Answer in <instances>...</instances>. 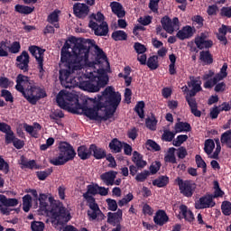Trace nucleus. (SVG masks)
Returning a JSON list of instances; mask_svg holds the SVG:
<instances>
[{"label": "nucleus", "instance_id": "nucleus-1", "mask_svg": "<svg viewBox=\"0 0 231 231\" xmlns=\"http://www.w3.org/2000/svg\"><path fill=\"white\" fill-rule=\"evenodd\" d=\"M74 46L72 51H62L60 61L65 69L59 70V79L61 83L73 84L74 73L86 65L93 68L107 61V56L94 40H76L72 38Z\"/></svg>", "mask_w": 231, "mask_h": 231}, {"label": "nucleus", "instance_id": "nucleus-2", "mask_svg": "<svg viewBox=\"0 0 231 231\" xmlns=\"http://www.w3.org/2000/svg\"><path fill=\"white\" fill-rule=\"evenodd\" d=\"M91 106L88 110V116L90 120H97V112L106 108H118L121 103L120 92H116L112 86L104 89L102 95L88 99Z\"/></svg>", "mask_w": 231, "mask_h": 231}, {"label": "nucleus", "instance_id": "nucleus-3", "mask_svg": "<svg viewBox=\"0 0 231 231\" xmlns=\"http://www.w3.org/2000/svg\"><path fill=\"white\" fill-rule=\"evenodd\" d=\"M15 89L22 93L23 98L32 106H36L41 98L47 97V92L30 79L29 77L19 74L16 76Z\"/></svg>", "mask_w": 231, "mask_h": 231}, {"label": "nucleus", "instance_id": "nucleus-4", "mask_svg": "<svg viewBox=\"0 0 231 231\" xmlns=\"http://www.w3.org/2000/svg\"><path fill=\"white\" fill-rule=\"evenodd\" d=\"M89 99H92V97H83L79 98V96L77 94L61 90L58 93L56 101L59 107L61 109H66L68 107V103L65 100L74 103L75 107L73 112L75 114H79L77 110L81 109V111H83V115L88 118V110L91 108Z\"/></svg>", "mask_w": 231, "mask_h": 231}, {"label": "nucleus", "instance_id": "nucleus-5", "mask_svg": "<svg viewBox=\"0 0 231 231\" xmlns=\"http://www.w3.org/2000/svg\"><path fill=\"white\" fill-rule=\"evenodd\" d=\"M77 153L69 143H60L59 154L57 157L52 158L50 162L54 166H63L69 161H73Z\"/></svg>", "mask_w": 231, "mask_h": 231}, {"label": "nucleus", "instance_id": "nucleus-6", "mask_svg": "<svg viewBox=\"0 0 231 231\" xmlns=\"http://www.w3.org/2000/svg\"><path fill=\"white\" fill-rule=\"evenodd\" d=\"M209 33L208 31H205L204 32H200L199 35L196 36L195 38V44L191 42L188 44V47L189 48V51L192 52H198L199 50H208L209 48H213L214 42L212 40H208Z\"/></svg>", "mask_w": 231, "mask_h": 231}, {"label": "nucleus", "instance_id": "nucleus-7", "mask_svg": "<svg viewBox=\"0 0 231 231\" xmlns=\"http://www.w3.org/2000/svg\"><path fill=\"white\" fill-rule=\"evenodd\" d=\"M51 214V218L56 220L57 225H63L71 219L70 214H69L62 204H52Z\"/></svg>", "mask_w": 231, "mask_h": 231}, {"label": "nucleus", "instance_id": "nucleus-8", "mask_svg": "<svg viewBox=\"0 0 231 231\" xmlns=\"http://www.w3.org/2000/svg\"><path fill=\"white\" fill-rule=\"evenodd\" d=\"M29 51L32 57L35 58L37 69L40 71V79H42L44 73L46 72L43 69L44 52H46V50H43L36 45H32L29 47Z\"/></svg>", "mask_w": 231, "mask_h": 231}, {"label": "nucleus", "instance_id": "nucleus-9", "mask_svg": "<svg viewBox=\"0 0 231 231\" xmlns=\"http://www.w3.org/2000/svg\"><path fill=\"white\" fill-rule=\"evenodd\" d=\"M175 181L178 184L179 190L182 196L186 198H192L196 190L197 184L192 180H183L180 177H178Z\"/></svg>", "mask_w": 231, "mask_h": 231}, {"label": "nucleus", "instance_id": "nucleus-10", "mask_svg": "<svg viewBox=\"0 0 231 231\" xmlns=\"http://www.w3.org/2000/svg\"><path fill=\"white\" fill-rule=\"evenodd\" d=\"M199 92V91L191 88L185 96L186 102L188 103L189 107L190 109V113L196 117H201L202 116V112L198 110V103L195 98L197 93Z\"/></svg>", "mask_w": 231, "mask_h": 231}, {"label": "nucleus", "instance_id": "nucleus-11", "mask_svg": "<svg viewBox=\"0 0 231 231\" xmlns=\"http://www.w3.org/2000/svg\"><path fill=\"white\" fill-rule=\"evenodd\" d=\"M216 207V201L213 199V194H206L201 196L196 202H195V208L196 210H204L208 208H213Z\"/></svg>", "mask_w": 231, "mask_h": 231}, {"label": "nucleus", "instance_id": "nucleus-12", "mask_svg": "<svg viewBox=\"0 0 231 231\" xmlns=\"http://www.w3.org/2000/svg\"><path fill=\"white\" fill-rule=\"evenodd\" d=\"M88 28H90L94 32V35L97 37H106L109 32L107 22H102L100 24H97V22L89 21Z\"/></svg>", "mask_w": 231, "mask_h": 231}, {"label": "nucleus", "instance_id": "nucleus-13", "mask_svg": "<svg viewBox=\"0 0 231 231\" xmlns=\"http://www.w3.org/2000/svg\"><path fill=\"white\" fill-rule=\"evenodd\" d=\"M15 67L23 70V73L29 71L30 55L27 51H23L21 55L16 57Z\"/></svg>", "mask_w": 231, "mask_h": 231}, {"label": "nucleus", "instance_id": "nucleus-14", "mask_svg": "<svg viewBox=\"0 0 231 231\" xmlns=\"http://www.w3.org/2000/svg\"><path fill=\"white\" fill-rule=\"evenodd\" d=\"M161 23L165 32L169 34H172L174 32V26L180 25V20L178 17H174L171 20L168 15H165L162 18Z\"/></svg>", "mask_w": 231, "mask_h": 231}, {"label": "nucleus", "instance_id": "nucleus-15", "mask_svg": "<svg viewBox=\"0 0 231 231\" xmlns=\"http://www.w3.org/2000/svg\"><path fill=\"white\" fill-rule=\"evenodd\" d=\"M88 207L90 210H88L87 214L88 217L89 221L93 220H103L105 219V215L103 214L102 210L99 209L98 205L96 204H88Z\"/></svg>", "mask_w": 231, "mask_h": 231}, {"label": "nucleus", "instance_id": "nucleus-16", "mask_svg": "<svg viewBox=\"0 0 231 231\" xmlns=\"http://www.w3.org/2000/svg\"><path fill=\"white\" fill-rule=\"evenodd\" d=\"M97 184H88L87 186V192L83 193V199L87 200L88 205L97 204L96 199L93 196H96L97 194Z\"/></svg>", "mask_w": 231, "mask_h": 231}, {"label": "nucleus", "instance_id": "nucleus-17", "mask_svg": "<svg viewBox=\"0 0 231 231\" xmlns=\"http://www.w3.org/2000/svg\"><path fill=\"white\" fill-rule=\"evenodd\" d=\"M74 14L79 19H84L89 13L88 6L84 3H76L73 5Z\"/></svg>", "mask_w": 231, "mask_h": 231}, {"label": "nucleus", "instance_id": "nucleus-18", "mask_svg": "<svg viewBox=\"0 0 231 231\" xmlns=\"http://www.w3.org/2000/svg\"><path fill=\"white\" fill-rule=\"evenodd\" d=\"M116 109L117 108L116 107L102 108V110H99L97 112V116L96 120L100 119V120L107 121L109 118H113V116L116 112Z\"/></svg>", "mask_w": 231, "mask_h": 231}, {"label": "nucleus", "instance_id": "nucleus-19", "mask_svg": "<svg viewBox=\"0 0 231 231\" xmlns=\"http://www.w3.org/2000/svg\"><path fill=\"white\" fill-rule=\"evenodd\" d=\"M169 219V216L162 209L157 210L155 216L153 217V222L159 226H162L164 224L168 223Z\"/></svg>", "mask_w": 231, "mask_h": 231}, {"label": "nucleus", "instance_id": "nucleus-20", "mask_svg": "<svg viewBox=\"0 0 231 231\" xmlns=\"http://www.w3.org/2000/svg\"><path fill=\"white\" fill-rule=\"evenodd\" d=\"M117 174V171H109L107 172L102 173L100 175V179L106 186H114Z\"/></svg>", "mask_w": 231, "mask_h": 231}, {"label": "nucleus", "instance_id": "nucleus-21", "mask_svg": "<svg viewBox=\"0 0 231 231\" xmlns=\"http://www.w3.org/2000/svg\"><path fill=\"white\" fill-rule=\"evenodd\" d=\"M79 88L90 93H96L100 90L96 81H80Z\"/></svg>", "mask_w": 231, "mask_h": 231}, {"label": "nucleus", "instance_id": "nucleus-22", "mask_svg": "<svg viewBox=\"0 0 231 231\" xmlns=\"http://www.w3.org/2000/svg\"><path fill=\"white\" fill-rule=\"evenodd\" d=\"M195 30L190 25L182 27V30L178 31L176 37L180 41L193 37Z\"/></svg>", "mask_w": 231, "mask_h": 231}, {"label": "nucleus", "instance_id": "nucleus-23", "mask_svg": "<svg viewBox=\"0 0 231 231\" xmlns=\"http://www.w3.org/2000/svg\"><path fill=\"white\" fill-rule=\"evenodd\" d=\"M91 154L96 160H104L106 157V151L103 148L97 147V144H90Z\"/></svg>", "mask_w": 231, "mask_h": 231}, {"label": "nucleus", "instance_id": "nucleus-24", "mask_svg": "<svg viewBox=\"0 0 231 231\" xmlns=\"http://www.w3.org/2000/svg\"><path fill=\"white\" fill-rule=\"evenodd\" d=\"M60 11L55 10V11L51 12V14H49L47 16V23L53 25V27L56 29L60 28V25L59 23L60 22Z\"/></svg>", "mask_w": 231, "mask_h": 231}, {"label": "nucleus", "instance_id": "nucleus-25", "mask_svg": "<svg viewBox=\"0 0 231 231\" xmlns=\"http://www.w3.org/2000/svg\"><path fill=\"white\" fill-rule=\"evenodd\" d=\"M78 156L83 161L89 160L92 156L91 145H89V148H88L86 145L79 146Z\"/></svg>", "mask_w": 231, "mask_h": 231}, {"label": "nucleus", "instance_id": "nucleus-26", "mask_svg": "<svg viewBox=\"0 0 231 231\" xmlns=\"http://www.w3.org/2000/svg\"><path fill=\"white\" fill-rule=\"evenodd\" d=\"M226 79L224 75L220 73L215 74L213 79H208V81L203 83V88H214L219 81Z\"/></svg>", "mask_w": 231, "mask_h": 231}, {"label": "nucleus", "instance_id": "nucleus-27", "mask_svg": "<svg viewBox=\"0 0 231 231\" xmlns=\"http://www.w3.org/2000/svg\"><path fill=\"white\" fill-rule=\"evenodd\" d=\"M97 73L98 77L97 80L96 81V84L100 89L101 88H105L107 85L109 79L105 69H99Z\"/></svg>", "mask_w": 231, "mask_h": 231}, {"label": "nucleus", "instance_id": "nucleus-28", "mask_svg": "<svg viewBox=\"0 0 231 231\" xmlns=\"http://www.w3.org/2000/svg\"><path fill=\"white\" fill-rule=\"evenodd\" d=\"M132 161L135 164L137 169H143L147 166V162L143 160V155L134 151L133 153Z\"/></svg>", "mask_w": 231, "mask_h": 231}, {"label": "nucleus", "instance_id": "nucleus-29", "mask_svg": "<svg viewBox=\"0 0 231 231\" xmlns=\"http://www.w3.org/2000/svg\"><path fill=\"white\" fill-rule=\"evenodd\" d=\"M111 9L113 14L118 18H122L125 16V11L124 9V6H122V5L119 2H112Z\"/></svg>", "mask_w": 231, "mask_h": 231}, {"label": "nucleus", "instance_id": "nucleus-30", "mask_svg": "<svg viewBox=\"0 0 231 231\" xmlns=\"http://www.w3.org/2000/svg\"><path fill=\"white\" fill-rule=\"evenodd\" d=\"M170 183V178L167 175H161L152 181V185L159 189L165 188Z\"/></svg>", "mask_w": 231, "mask_h": 231}, {"label": "nucleus", "instance_id": "nucleus-31", "mask_svg": "<svg viewBox=\"0 0 231 231\" xmlns=\"http://www.w3.org/2000/svg\"><path fill=\"white\" fill-rule=\"evenodd\" d=\"M14 11L20 14L29 15L35 11V6H28L23 5H15Z\"/></svg>", "mask_w": 231, "mask_h": 231}, {"label": "nucleus", "instance_id": "nucleus-32", "mask_svg": "<svg viewBox=\"0 0 231 231\" xmlns=\"http://www.w3.org/2000/svg\"><path fill=\"white\" fill-rule=\"evenodd\" d=\"M19 204L17 199H7L5 195L0 194V207H16Z\"/></svg>", "mask_w": 231, "mask_h": 231}, {"label": "nucleus", "instance_id": "nucleus-33", "mask_svg": "<svg viewBox=\"0 0 231 231\" xmlns=\"http://www.w3.org/2000/svg\"><path fill=\"white\" fill-rule=\"evenodd\" d=\"M124 148V144L117 139L114 138L109 143V149L113 153H119L121 152L122 149Z\"/></svg>", "mask_w": 231, "mask_h": 231}, {"label": "nucleus", "instance_id": "nucleus-34", "mask_svg": "<svg viewBox=\"0 0 231 231\" xmlns=\"http://www.w3.org/2000/svg\"><path fill=\"white\" fill-rule=\"evenodd\" d=\"M180 214H182V217L189 222L192 223L195 219L194 214L191 210H188V208L186 205H180Z\"/></svg>", "mask_w": 231, "mask_h": 231}, {"label": "nucleus", "instance_id": "nucleus-35", "mask_svg": "<svg viewBox=\"0 0 231 231\" xmlns=\"http://www.w3.org/2000/svg\"><path fill=\"white\" fill-rule=\"evenodd\" d=\"M199 60L206 65L213 64V55L208 51L199 52Z\"/></svg>", "mask_w": 231, "mask_h": 231}, {"label": "nucleus", "instance_id": "nucleus-36", "mask_svg": "<svg viewBox=\"0 0 231 231\" xmlns=\"http://www.w3.org/2000/svg\"><path fill=\"white\" fill-rule=\"evenodd\" d=\"M174 129L175 132L179 134L182 132H190L192 127L189 123L179 122L175 124Z\"/></svg>", "mask_w": 231, "mask_h": 231}, {"label": "nucleus", "instance_id": "nucleus-37", "mask_svg": "<svg viewBox=\"0 0 231 231\" xmlns=\"http://www.w3.org/2000/svg\"><path fill=\"white\" fill-rule=\"evenodd\" d=\"M147 68H150L151 70H156L159 65V57L157 55L151 56L148 58L146 64Z\"/></svg>", "mask_w": 231, "mask_h": 231}, {"label": "nucleus", "instance_id": "nucleus-38", "mask_svg": "<svg viewBox=\"0 0 231 231\" xmlns=\"http://www.w3.org/2000/svg\"><path fill=\"white\" fill-rule=\"evenodd\" d=\"M189 88H192L191 89L201 91L202 90V82L198 80L194 76L189 77V81L187 83Z\"/></svg>", "mask_w": 231, "mask_h": 231}, {"label": "nucleus", "instance_id": "nucleus-39", "mask_svg": "<svg viewBox=\"0 0 231 231\" xmlns=\"http://www.w3.org/2000/svg\"><path fill=\"white\" fill-rule=\"evenodd\" d=\"M157 124H158V120L153 114L152 115V117H147L145 119L146 128L151 129L152 131L156 130Z\"/></svg>", "mask_w": 231, "mask_h": 231}, {"label": "nucleus", "instance_id": "nucleus-40", "mask_svg": "<svg viewBox=\"0 0 231 231\" xmlns=\"http://www.w3.org/2000/svg\"><path fill=\"white\" fill-rule=\"evenodd\" d=\"M145 108V103L143 101L137 102L134 106V112L140 118H145V112L143 109Z\"/></svg>", "mask_w": 231, "mask_h": 231}, {"label": "nucleus", "instance_id": "nucleus-41", "mask_svg": "<svg viewBox=\"0 0 231 231\" xmlns=\"http://www.w3.org/2000/svg\"><path fill=\"white\" fill-rule=\"evenodd\" d=\"M215 147L216 145L213 139H208L206 142H204V152H206L208 155L212 154Z\"/></svg>", "mask_w": 231, "mask_h": 231}, {"label": "nucleus", "instance_id": "nucleus-42", "mask_svg": "<svg viewBox=\"0 0 231 231\" xmlns=\"http://www.w3.org/2000/svg\"><path fill=\"white\" fill-rule=\"evenodd\" d=\"M221 143L226 144L228 149H231V130L226 131L221 134Z\"/></svg>", "mask_w": 231, "mask_h": 231}, {"label": "nucleus", "instance_id": "nucleus-43", "mask_svg": "<svg viewBox=\"0 0 231 231\" xmlns=\"http://www.w3.org/2000/svg\"><path fill=\"white\" fill-rule=\"evenodd\" d=\"M48 200V195L46 193H41L40 196L37 199V201H40V209L41 210H47V208L49 206Z\"/></svg>", "mask_w": 231, "mask_h": 231}, {"label": "nucleus", "instance_id": "nucleus-44", "mask_svg": "<svg viewBox=\"0 0 231 231\" xmlns=\"http://www.w3.org/2000/svg\"><path fill=\"white\" fill-rule=\"evenodd\" d=\"M213 189H214V194H212V198L214 199L218 198H223L225 196V192L221 190L218 181L215 180L213 182Z\"/></svg>", "mask_w": 231, "mask_h": 231}, {"label": "nucleus", "instance_id": "nucleus-45", "mask_svg": "<svg viewBox=\"0 0 231 231\" xmlns=\"http://www.w3.org/2000/svg\"><path fill=\"white\" fill-rule=\"evenodd\" d=\"M112 39L116 42L118 41H126L127 33L125 31H114L111 35Z\"/></svg>", "mask_w": 231, "mask_h": 231}, {"label": "nucleus", "instance_id": "nucleus-46", "mask_svg": "<svg viewBox=\"0 0 231 231\" xmlns=\"http://www.w3.org/2000/svg\"><path fill=\"white\" fill-rule=\"evenodd\" d=\"M21 165L25 169H35L37 166L35 160L28 161L24 156H21Z\"/></svg>", "mask_w": 231, "mask_h": 231}, {"label": "nucleus", "instance_id": "nucleus-47", "mask_svg": "<svg viewBox=\"0 0 231 231\" xmlns=\"http://www.w3.org/2000/svg\"><path fill=\"white\" fill-rule=\"evenodd\" d=\"M170 64H169V74L174 76L176 74V56L174 53L169 55Z\"/></svg>", "mask_w": 231, "mask_h": 231}, {"label": "nucleus", "instance_id": "nucleus-48", "mask_svg": "<svg viewBox=\"0 0 231 231\" xmlns=\"http://www.w3.org/2000/svg\"><path fill=\"white\" fill-rule=\"evenodd\" d=\"M52 172H53L52 168H47L45 171H37L36 177L38 180H47V178L51 176Z\"/></svg>", "mask_w": 231, "mask_h": 231}, {"label": "nucleus", "instance_id": "nucleus-49", "mask_svg": "<svg viewBox=\"0 0 231 231\" xmlns=\"http://www.w3.org/2000/svg\"><path fill=\"white\" fill-rule=\"evenodd\" d=\"M65 115L61 110H56L55 112H52V114L49 115V118L55 121V124L58 125H60L59 122V118H64Z\"/></svg>", "mask_w": 231, "mask_h": 231}, {"label": "nucleus", "instance_id": "nucleus-50", "mask_svg": "<svg viewBox=\"0 0 231 231\" xmlns=\"http://www.w3.org/2000/svg\"><path fill=\"white\" fill-rule=\"evenodd\" d=\"M222 214L226 217H229L231 215V202L223 201L221 204Z\"/></svg>", "mask_w": 231, "mask_h": 231}, {"label": "nucleus", "instance_id": "nucleus-51", "mask_svg": "<svg viewBox=\"0 0 231 231\" xmlns=\"http://www.w3.org/2000/svg\"><path fill=\"white\" fill-rule=\"evenodd\" d=\"M0 97H3L5 102H10V103L14 102V97L9 90L2 89Z\"/></svg>", "mask_w": 231, "mask_h": 231}, {"label": "nucleus", "instance_id": "nucleus-52", "mask_svg": "<svg viewBox=\"0 0 231 231\" xmlns=\"http://www.w3.org/2000/svg\"><path fill=\"white\" fill-rule=\"evenodd\" d=\"M176 134H178L176 131L171 132L170 130H165L162 136V140L165 142H171L175 138Z\"/></svg>", "mask_w": 231, "mask_h": 231}, {"label": "nucleus", "instance_id": "nucleus-53", "mask_svg": "<svg viewBox=\"0 0 231 231\" xmlns=\"http://www.w3.org/2000/svg\"><path fill=\"white\" fill-rule=\"evenodd\" d=\"M174 152H175V148H170L169 149V153L170 154H167V155H165L164 156V161L166 162H171V163H177V162H176V157H175V155H174Z\"/></svg>", "mask_w": 231, "mask_h": 231}, {"label": "nucleus", "instance_id": "nucleus-54", "mask_svg": "<svg viewBox=\"0 0 231 231\" xmlns=\"http://www.w3.org/2000/svg\"><path fill=\"white\" fill-rule=\"evenodd\" d=\"M150 175H151V172L145 170L143 172L136 174L135 180L137 182H143L148 179Z\"/></svg>", "mask_w": 231, "mask_h": 231}, {"label": "nucleus", "instance_id": "nucleus-55", "mask_svg": "<svg viewBox=\"0 0 231 231\" xmlns=\"http://www.w3.org/2000/svg\"><path fill=\"white\" fill-rule=\"evenodd\" d=\"M134 49L137 55L143 54L147 51V48L145 47V45L142 44L139 42H134Z\"/></svg>", "mask_w": 231, "mask_h": 231}, {"label": "nucleus", "instance_id": "nucleus-56", "mask_svg": "<svg viewBox=\"0 0 231 231\" xmlns=\"http://www.w3.org/2000/svg\"><path fill=\"white\" fill-rule=\"evenodd\" d=\"M0 171L5 174H8L10 171V166L7 162L0 155Z\"/></svg>", "mask_w": 231, "mask_h": 231}, {"label": "nucleus", "instance_id": "nucleus-57", "mask_svg": "<svg viewBox=\"0 0 231 231\" xmlns=\"http://www.w3.org/2000/svg\"><path fill=\"white\" fill-rule=\"evenodd\" d=\"M188 140L187 134H179L176 138V140L173 141V145L175 147H180L183 143H185Z\"/></svg>", "mask_w": 231, "mask_h": 231}, {"label": "nucleus", "instance_id": "nucleus-58", "mask_svg": "<svg viewBox=\"0 0 231 231\" xmlns=\"http://www.w3.org/2000/svg\"><path fill=\"white\" fill-rule=\"evenodd\" d=\"M23 129L25 130L26 133L30 134L32 137L38 138V132L37 130H33L32 125H28L27 123H24Z\"/></svg>", "mask_w": 231, "mask_h": 231}, {"label": "nucleus", "instance_id": "nucleus-59", "mask_svg": "<svg viewBox=\"0 0 231 231\" xmlns=\"http://www.w3.org/2000/svg\"><path fill=\"white\" fill-rule=\"evenodd\" d=\"M32 231H43L44 224L41 221H33L31 224Z\"/></svg>", "mask_w": 231, "mask_h": 231}, {"label": "nucleus", "instance_id": "nucleus-60", "mask_svg": "<svg viewBox=\"0 0 231 231\" xmlns=\"http://www.w3.org/2000/svg\"><path fill=\"white\" fill-rule=\"evenodd\" d=\"M9 51L13 54H17L21 51V44L20 42H13L11 46L8 48Z\"/></svg>", "mask_w": 231, "mask_h": 231}, {"label": "nucleus", "instance_id": "nucleus-61", "mask_svg": "<svg viewBox=\"0 0 231 231\" xmlns=\"http://www.w3.org/2000/svg\"><path fill=\"white\" fill-rule=\"evenodd\" d=\"M146 146H148V148H151L152 150H153L155 152H160L162 149L158 143H156L151 139L146 141Z\"/></svg>", "mask_w": 231, "mask_h": 231}, {"label": "nucleus", "instance_id": "nucleus-62", "mask_svg": "<svg viewBox=\"0 0 231 231\" xmlns=\"http://www.w3.org/2000/svg\"><path fill=\"white\" fill-rule=\"evenodd\" d=\"M161 167H162L161 162H152V164L150 167V173L152 175L157 174L158 171H160Z\"/></svg>", "mask_w": 231, "mask_h": 231}, {"label": "nucleus", "instance_id": "nucleus-63", "mask_svg": "<svg viewBox=\"0 0 231 231\" xmlns=\"http://www.w3.org/2000/svg\"><path fill=\"white\" fill-rule=\"evenodd\" d=\"M106 203H107V206H108V210H111V211H116L117 210L118 204H117L116 200H115L113 199H107Z\"/></svg>", "mask_w": 231, "mask_h": 231}, {"label": "nucleus", "instance_id": "nucleus-64", "mask_svg": "<svg viewBox=\"0 0 231 231\" xmlns=\"http://www.w3.org/2000/svg\"><path fill=\"white\" fill-rule=\"evenodd\" d=\"M221 17H231V8L230 7H222L220 10Z\"/></svg>", "mask_w": 231, "mask_h": 231}]
</instances>
